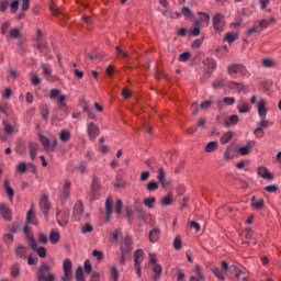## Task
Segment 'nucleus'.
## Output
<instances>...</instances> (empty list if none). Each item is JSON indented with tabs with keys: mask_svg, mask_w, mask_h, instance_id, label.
<instances>
[{
	"mask_svg": "<svg viewBox=\"0 0 281 281\" xmlns=\"http://www.w3.org/2000/svg\"><path fill=\"white\" fill-rule=\"evenodd\" d=\"M36 280L37 281H54L56 280V276L52 273V267L42 262L38 271L36 272Z\"/></svg>",
	"mask_w": 281,
	"mask_h": 281,
	"instance_id": "nucleus-1",
	"label": "nucleus"
},
{
	"mask_svg": "<svg viewBox=\"0 0 281 281\" xmlns=\"http://www.w3.org/2000/svg\"><path fill=\"white\" fill-rule=\"evenodd\" d=\"M149 265L153 271L151 280H161V273H164V268L157 262V257L155 256V254H149Z\"/></svg>",
	"mask_w": 281,
	"mask_h": 281,
	"instance_id": "nucleus-2",
	"label": "nucleus"
},
{
	"mask_svg": "<svg viewBox=\"0 0 281 281\" xmlns=\"http://www.w3.org/2000/svg\"><path fill=\"white\" fill-rule=\"evenodd\" d=\"M228 76H236V74H240L241 76H247V67L243 64H232L227 66Z\"/></svg>",
	"mask_w": 281,
	"mask_h": 281,
	"instance_id": "nucleus-3",
	"label": "nucleus"
},
{
	"mask_svg": "<svg viewBox=\"0 0 281 281\" xmlns=\"http://www.w3.org/2000/svg\"><path fill=\"white\" fill-rule=\"evenodd\" d=\"M49 98L50 100H57L60 109L67 106V103L65 102V100H67V97L65 94H60V90L58 89H52L49 91Z\"/></svg>",
	"mask_w": 281,
	"mask_h": 281,
	"instance_id": "nucleus-4",
	"label": "nucleus"
},
{
	"mask_svg": "<svg viewBox=\"0 0 281 281\" xmlns=\"http://www.w3.org/2000/svg\"><path fill=\"white\" fill-rule=\"evenodd\" d=\"M213 29L215 32H223L225 30V16L221 13H216L213 19Z\"/></svg>",
	"mask_w": 281,
	"mask_h": 281,
	"instance_id": "nucleus-5",
	"label": "nucleus"
},
{
	"mask_svg": "<svg viewBox=\"0 0 281 281\" xmlns=\"http://www.w3.org/2000/svg\"><path fill=\"white\" fill-rule=\"evenodd\" d=\"M257 175L261 177V179H266L267 181H273V173H271L269 169L265 166H260L257 168Z\"/></svg>",
	"mask_w": 281,
	"mask_h": 281,
	"instance_id": "nucleus-6",
	"label": "nucleus"
},
{
	"mask_svg": "<svg viewBox=\"0 0 281 281\" xmlns=\"http://www.w3.org/2000/svg\"><path fill=\"white\" fill-rule=\"evenodd\" d=\"M121 251L123 254H131L133 251V239L131 236H125L123 243L121 244Z\"/></svg>",
	"mask_w": 281,
	"mask_h": 281,
	"instance_id": "nucleus-7",
	"label": "nucleus"
},
{
	"mask_svg": "<svg viewBox=\"0 0 281 281\" xmlns=\"http://www.w3.org/2000/svg\"><path fill=\"white\" fill-rule=\"evenodd\" d=\"M82 214H85V205L82 202L76 203L72 213L75 221H82Z\"/></svg>",
	"mask_w": 281,
	"mask_h": 281,
	"instance_id": "nucleus-8",
	"label": "nucleus"
},
{
	"mask_svg": "<svg viewBox=\"0 0 281 281\" xmlns=\"http://www.w3.org/2000/svg\"><path fill=\"white\" fill-rule=\"evenodd\" d=\"M157 180L159 181L161 188L166 190V188H170V182L166 180V171L164 168L158 170Z\"/></svg>",
	"mask_w": 281,
	"mask_h": 281,
	"instance_id": "nucleus-9",
	"label": "nucleus"
},
{
	"mask_svg": "<svg viewBox=\"0 0 281 281\" xmlns=\"http://www.w3.org/2000/svg\"><path fill=\"white\" fill-rule=\"evenodd\" d=\"M40 207L43 211V214L47 216V213L49 212L52 204L49 203V198L47 195H43L40 201Z\"/></svg>",
	"mask_w": 281,
	"mask_h": 281,
	"instance_id": "nucleus-10",
	"label": "nucleus"
},
{
	"mask_svg": "<svg viewBox=\"0 0 281 281\" xmlns=\"http://www.w3.org/2000/svg\"><path fill=\"white\" fill-rule=\"evenodd\" d=\"M111 214H113V199L108 198L105 200V222L111 221Z\"/></svg>",
	"mask_w": 281,
	"mask_h": 281,
	"instance_id": "nucleus-11",
	"label": "nucleus"
},
{
	"mask_svg": "<svg viewBox=\"0 0 281 281\" xmlns=\"http://www.w3.org/2000/svg\"><path fill=\"white\" fill-rule=\"evenodd\" d=\"M0 216H2L4 221H12V210L5 204H0Z\"/></svg>",
	"mask_w": 281,
	"mask_h": 281,
	"instance_id": "nucleus-12",
	"label": "nucleus"
},
{
	"mask_svg": "<svg viewBox=\"0 0 281 281\" xmlns=\"http://www.w3.org/2000/svg\"><path fill=\"white\" fill-rule=\"evenodd\" d=\"M238 122H240V117H238V115L236 114H233L224 120V126H226V128H229L232 126H236Z\"/></svg>",
	"mask_w": 281,
	"mask_h": 281,
	"instance_id": "nucleus-13",
	"label": "nucleus"
},
{
	"mask_svg": "<svg viewBox=\"0 0 281 281\" xmlns=\"http://www.w3.org/2000/svg\"><path fill=\"white\" fill-rule=\"evenodd\" d=\"M87 131L90 137H98V135H100V127L93 122L88 124Z\"/></svg>",
	"mask_w": 281,
	"mask_h": 281,
	"instance_id": "nucleus-14",
	"label": "nucleus"
},
{
	"mask_svg": "<svg viewBox=\"0 0 281 281\" xmlns=\"http://www.w3.org/2000/svg\"><path fill=\"white\" fill-rule=\"evenodd\" d=\"M254 146H256V142L255 140H250L246 144V146L240 147L238 149L239 155L245 156V155H249V153H251V148H254Z\"/></svg>",
	"mask_w": 281,
	"mask_h": 281,
	"instance_id": "nucleus-15",
	"label": "nucleus"
},
{
	"mask_svg": "<svg viewBox=\"0 0 281 281\" xmlns=\"http://www.w3.org/2000/svg\"><path fill=\"white\" fill-rule=\"evenodd\" d=\"M26 221L31 225H38V220L36 218V215L34 214V206H31V209L27 211Z\"/></svg>",
	"mask_w": 281,
	"mask_h": 281,
	"instance_id": "nucleus-16",
	"label": "nucleus"
},
{
	"mask_svg": "<svg viewBox=\"0 0 281 281\" xmlns=\"http://www.w3.org/2000/svg\"><path fill=\"white\" fill-rule=\"evenodd\" d=\"M227 87L231 90L236 89L237 93L245 91V83H241V82L228 81Z\"/></svg>",
	"mask_w": 281,
	"mask_h": 281,
	"instance_id": "nucleus-17",
	"label": "nucleus"
},
{
	"mask_svg": "<svg viewBox=\"0 0 281 281\" xmlns=\"http://www.w3.org/2000/svg\"><path fill=\"white\" fill-rule=\"evenodd\" d=\"M250 203L254 210H262L265 207V199L256 200V195L250 199Z\"/></svg>",
	"mask_w": 281,
	"mask_h": 281,
	"instance_id": "nucleus-18",
	"label": "nucleus"
},
{
	"mask_svg": "<svg viewBox=\"0 0 281 281\" xmlns=\"http://www.w3.org/2000/svg\"><path fill=\"white\" fill-rule=\"evenodd\" d=\"M195 276H192L190 278V281H205V274H203V271H201V266H195Z\"/></svg>",
	"mask_w": 281,
	"mask_h": 281,
	"instance_id": "nucleus-19",
	"label": "nucleus"
},
{
	"mask_svg": "<svg viewBox=\"0 0 281 281\" xmlns=\"http://www.w3.org/2000/svg\"><path fill=\"white\" fill-rule=\"evenodd\" d=\"M258 115L265 120L267 117V102L265 100H260L258 103Z\"/></svg>",
	"mask_w": 281,
	"mask_h": 281,
	"instance_id": "nucleus-20",
	"label": "nucleus"
},
{
	"mask_svg": "<svg viewBox=\"0 0 281 281\" xmlns=\"http://www.w3.org/2000/svg\"><path fill=\"white\" fill-rule=\"evenodd\" d=\"M48 240L52 245H58V243H60V233L52 229L48 236Z\"/></svg>",
	"mask_w": 281,
	"mask_h": 281,
	"instance_id": "nucleus-21",
	"label": "nucleus"
},
{
	"mask_svg": "<svg viewBox=\"0 0 281 281\" xmlns=\"http://www.w3.org/2000/svg\"><path fill=\"white\" fill-rule=\"evenodd\" d=\"M233 139H234V132L228 131L221 136L220 142L221 144L225 145V144H229V142H232Z\"/></svg>",
	"mask_w": 281,
	"mask_h": 281,
	"instance_id": "nucleus-22",
	"label": "nucleus"
},
{
	"mask_svg": "<svg viewBox=\"0 0 281 281\" xmlns=\"http://www.w3.org/2000/svg\"><path fill=\"white\" fill-rule=\"evenodd\" d=\"M71 190V182L66 181L60 192V199H69V192Z\"/></svg>",
	"mask_w": 281,
	"mask_h": 281,
	"instance_id": "nucleus-23",
	"label": "nucleus"
},
{
	"mask_svg": "<svg viewBox=\"0 0 281 281\" xmlns=\"http://www.w3.org/2000/svg\"><path fill=\"white\" fill-rule=\"evenodd\" d=\"M271 23H276V16L273 15L270 16V20H261L257 25L262 31V30H267V27H269Z\"/></svg>",
	"mask_w": 281,
	"mask_h": 281,
	"instance_id": "nucleus-24",
	"label": "nucleus"
},
{
	"mask_svg": "<svg viewBox=\"0 0 281 281\" xmlns=\"http://www.w3.org/2000/svg\"><path fill=\"white\" fill-rule=\"evenodd\" d=\"M29 148H30V157L32 159V161H34V159H36V155L38 153V145L37 143H29Z\"/></svg>",
	"mask_w": 281,
	"mask_h": 281,
	"instance_id": "nucleus-25",
	"label": "nucleus"
},
{
	"mask_svg": "<svg viewBox=\"0 0 281 281\" xmlns=\"http://www.w3.org/2000/svg\"><path fill=\"white\" fill-rule=\"evenodd\" d=\"M161 234V229L154 228L149 232V243H157L159 240V235Z\"/></svg>",
	"mask_w": 281,
	"mask_h": 281,
	"instance_id": "nucleus-26",
	"label": "nucleus"
},
{
	"mask_svg": "<svg viewBox=\"0 0 281 281\" xmlns=\"http://www.w3.org/2000/svg\"><path fill=\"white\" fill-rule=\"evenodd\" d=\"M10 38H18L19 41H23V35L21 34V30L13 27L9 31Z\"/></svg>",
	"mask_w": 281,
	"mask_h": 281,
	"instance_id": "nucleus-27",
	"label": "nucleus"
},
{
	"mask_svg": "<svg viewBox=\"0 0 281 281\" xmlns=\"http://www.w3.org/2000/svg\"><path fill=\"white\" fill-rule=\"evenodd\" d=\"M4 190L9 196V201H12L14 199V189L10 187V182L8 180H4Z\"/></svg>",
	"mask_w": 281,
	"mask_h": 281,
	"instance_id": "nucleus-28",
	"label": "nucleus"
},
{
	"mask_svg": "<svg viewBox=\"0 0 281 281\" xmlns=\"http://www.w3.org/2000/svg\"><path fill=\"white\" fill-rule=\"evenodd\" d=\"M143 203L146 207H148L149 210H153V207H155V203H157V199L155 196L151 198H145L143 200Z\"/></svg>",
	"mask_w": 281,
	"mask_h": 281,
	"instance_id": "nucleus-29",
	"label": "nucleus"
},
{
	"mask_svg": "<svg viewBox=\"0 0 281 281\" xmlns=\"http://www.w3.org/2000/svg\"><path fill=\"white\" fill-rule=\"evenodd\" d=\"M172 199H175V195L172 192H168L167 195L161 199L160 203L161 205H172Z\"/></svg>",
	"mask_w": 281,
	"mask_h": 281,
	"instance_id": "nucleus-30",
	"label": "nucleus"
},
{
	"mask_svg": "<svg viewBox=\"0 0 281 281\" xmlns=\"http://www.w3.org/2000/svg\"><path fill=\"white\" fill-rule=\"evenodd\" d=\"M216 148H218V142L212 140L206 144L204 150H205V153H214V150H216Z\"/></svg>",
	"mask_w": 281,
	"mask_h": 281,
	"instance_id": "nucleus-31",
	"label": "nucleus"
},
{
	"mask_svg": "<svg viewBox=\"0 0 281 281\" xmlns=\"http://www.w3.org/2000/svg\"><path fill=\"white\" fill-rule=\"evenodd\" d=\"M59 139H60V142H64V143L69 142V139H71V132H69L67 130H63L59 133Z\"/></svg>",
	"mask_w": 281,
	"mask_h": 281,
	"instance_id": "nucleus-32",
	"label": "nucleus"
},
{
	"mask_svg": "<svg viewBox=\"0 0 281 281\" xmlns=\"http://www.w3.org/2000/svg\"><path fill=\"white\" fill-rule=\"evenodd\" d=\"M183 247V241L181 239V235H177L176 238L173 239V249L179 251Z\"/></svg>",
	"mask_w": 281,
	"mask_h": 281,
	"instance_id": "nucleus-33",
	"label": "nucleus"
},
{
	"mask_svg": "<svg viewBox=\"0 0 281 281\" xmlns=\"http://www.w3.org/2000/svg\"><path fill=\"white\" fill-rule=\"evenodd\" d=\"M72 267H74V266H72L70 259H65V260H64V265H63L64 273H74V272L71 271Z\"/></svg>",
	"mask_w": 281,
	"mask_h": 281,
	"instance_id": "nucleus-34",
	"label": "nucleus"
},
{
	"mask_svg": "<svg viewBox=\"0 0 281 281\" xmlns=\"http://www.w3.org/2000/svg\"><path fill=\"white\" fill-rule=\"evenodd\" d=\"M101 188L102 186L100 184V179H98L97 176H93L90 190H97L98 192H100Z\"/></svg>",
	"mask_w": 281,
	"mask_h": 281,
	"instance_id": "nucleus-35",
	"label": "nucleus"
},
{
	"mask_svg": "<svg viewBox=\"0 0 281 281\" xmlns=\"http://www.w3.org/2000/svg\"><path fill=\"white\" fill-rule=\"evenodd\" d=\"M262 32L258 24L252 25L246 31L247 36H251L252 34H260Z\"/></svg>",
	"mask_w": 281,
	"mask_h": 281,
	"instance_id": "nucleus-36",
	"label": "nucleus"
},
{
	"mask_svg": "<svg viewBox=\"0 0 281 281\" xmlns=\"http://www.w3.org/2000/svg\"><path fill=\"white\" fill-rule=\"evenodd\" d=\"M181 14H183L186 19H194V13L190 10V7H183L181 9Z\"/></svg>",
	"mask_w": 281,
	"mask_h": 281,
	"instance_id": "nucleus-37",
	"label": "nucleus"
},
{
	"mask_svg": "<svg viewBox=\"0 0 281 281\" xmlns=\"http://www.w3.org/2000/svg\"><path fill=\"white\" fill-rule=\"evenodd\" d=\"M21 273V266L19 263H14L11 268L12 278H19Z\"/></svg>",
	"mask_w": 281,
	"mask_h": 281,
	"instance_id": "nucleus-38",
	"label": "nucleus"
},
{
	"mask_svg": "<svg viewBox=\"0 0 281 281\" xmlns=\"http://www.w3.org/2000/svg\"><path fill=\"white\" fill-rule=\"evenodd\" d=\"M15 256H18V258H26V256H25V246L19 245L15 248Z\"/></svg>",
	"mask_w": 281,
	"mask_h": 281,
	"instance_id": "nucleus-39",
	"label": "nucleus"
},
{
	"mask_svg": "<svg viewBox=\"0 0 281 281\" xmlns=\"http://www.w3.org/2000/svg\"><path fill=\"white\" fill-rule=\"evenodd\" d=\"M75 278L77 281H85V272L82 271V267H78L75 271Z\"/></svg>",
	"mask_w": 281,
	"mask_h": 281,
	"instance_id": "nucleus-40",
	"label": "nucleus"
},
{
	"mask_svg": "<svg viewBox=\"0 0 281 281\" xmlns=\"http://www.w3.org/2000/svg\"><path fill=\"white\" fill-rule=\"evenodd\" d=\"M40 142L45 150H49V138L44 135H40Z\"/></svg>",
	"mask_w": 281,
	"mask_h": 281,
	"instance_id": "nucleus-41",
	"label": "nucleus"
},
{
	"mask_svg": "<svg viewBox=\"0 0 281 281\" xmlns=\"http://www.w3.org/2000/svg\"><path fill=\"white\" fill-rule=\"evenodd\" d=\"M88 196L90 199L91 202L93 201H98V199H100V191L90 189Z\"/></svg>",
	"mask_w": 281,
	"mask_h": 281,
	"instance_id": "nucleus-42",
	"label": "nucleus"
},
{
	"mask_svg": "<svg viewBox=\"0 0 281 281\" xmlns=\"http://www.w3.org/2000/svg\"><path fill=\"white\" fill-rule=\"evenodd\" d=\"M261 65H262V67H266L267 69H271V67H273L276 65V61H273V59H271V58H263L261 60Z\"/></svg>",
	"mask_w": 281,
	"mask_h": 281,
	"instance_id": "nucleus-43",
	"label": "nucleus"
},
{
	"mask_svg": "<svg viewBox=\"0 0 281 281\" xmlns=\"http://www.w3.org/2000/svg\"><path fill=\"white\" fill-rule=\"evenodd\" d=\"M110 271H111V278H112L113 281L120 280V271H117V267L112 266L110 268Z\"/></svg>",
	"mask_w": 281,
	"mask_h": 281,
	"instance_id": "nucleus-44",
	"label": "nucleus"
},
{
	"mask_svg": "<svg viewBox=\"0 0 281 281\" xmlns=\"http://www.w3.org/2000/svg\"><path fill=\"white\" fill-rule=\"evenodd\" d=\"M35 47H36V49H38V52H41V54H43L44 49H45V52H47V49H48L47 43H45L43 41H37Z\"/></svg>",
	"mask_w": 281,
	"mask_h": 281,
	"instance_id": "nucleus-45",
	"label": "nucleus"
},
{
	"mask_svg": "<svg viewBox=\"0 0 281 281\" xmlns=\"http://www.w3.org/2000/svg\"><path fill=\"white\" fill-rule=\"evenodd\" d=\"M148 192H155V190H159V183L156 181H150L146 186Z\"/></svg>",
	"mask_w": 281,
	"mask_h": 281,
	"instance_id": "nucleus-46",
	"label": "nucleus"
},
{
	"mask_svg": "<svg viewBox=\"0 0 281 281\" xmlns=\"http://www.w3.org/2000/svg\"><path fill=\"white\" fill-rule=\"evenodd\" d=\"M239 113H249L251 111V105L249 103H244L237 106Z\"/></svg>",
	"mask_w": 281,
	"mask_h": 281,
	"instance_id": "nucleus-47",
	"label": "nucleus"
},
{
	"mask_svg": "<svg viewBox=\"0 0 281 281\" xmlns=\"http://www.w3.org/2000/svg\"><path fill=\"white\" fill-rule=\"evenodd\" d=\"M27 164H25V162H20V164H18V166H16V170H18V172H20V175H25V172H27Z\"/></svg>",
	"mask_w": 281,
	"mask_h": 281,
	"instance_id": "nucleus-48",
	"label": "nucleus"
},
{
	"mask_svg": "<svg viewBox=\"0 0 281 281\" xmlns=\"http://www.w3.org/2000/svg\"><path fill=\"white\" fill-rule=\"evenodd\" d=\"M116 50V56H119L120 58H131V56L128 55V53L124 52L123 49H121L120 46L115 47Z\"/></svg>",
	"mask_w": 281,
	"mask_h": 281,
	"instance_id": "nucleus-49",
	"label": "nucleus"
},
{
	"mask_svg": "<svg viewBox=\"0 0 281 281\" xmlns=\"http://www.w3.org/2000/svg\"><path fill=\"white\" fill-rule=\"evenodd\" d=\"M238 38V34H233V33H226L224 41H227V43H234Z\"/></svg>",
	"mask_w": 281,
	"mask_h": 281,
	"instance_id": "nucleus-50",
	"label": "nucleus"
},
{
	"mask_svg": "<svg viewBox=\"0 0 281 281\" xmlns=\"http://www.w3.org/2000/svg\"><path fill=\"white\" fill-rule=\"evenodd\" d=\"M35 251L40 258H47V249L45 247L41 246Z\"/></svg>",
	"mask_w": 281,
	"mask_h": 281,
	"instance_id": "nucleus-51",
	"label": "nucleus"
},
{
	"mask_svg": "<svg viewBox=\"0 0 281 281\" xmlns=\"http://www.w3.org/2000/svg\"><path fill=\"white\" fill-rule=\"evenodd\" d=\"M190 56H191V54L188 53V52L182 53V54L179 55L178 60H179L180 63H188V61L190 60Z\"/></svg>",
	"mask_w": 281,
	"mask_h": 281,
	"instance_id": "nucleus-52",
	"label": "nucleus"
},
{
	"mask_svg": "<svg viewBox=\"0 0 281 281\" xmlns=\"http://www.w3.org/2000/svg\"><path fill=\"white\" fill-rule=\"evenodd\" d=\"M212 271L214 272V276H216V278H218V280H225V276H223V272L221 271V269H218L217 267H213Z\"/></svg>",
	"mask_w": 281,
	"mask_h": 281,
	"instance_id": "nucleus-53",
	"label": "nucleus"
},
{
	"mask_svg": "<svg viewBox=\"0 0 281 281\" xmlns=\"http://www.w3.org/2000/svg\"><path fill=\"white\" fill-rule=\"evenodd\" d=\"M134 212H138L140 210H144V205H142V200L136 199L133 203Z\"/></svg>",
	"mask_w": 281,
	"mask_h": 281,
	"instance_id": "nucleus-54",
	"label": "nucleus"
},
{
	"mask_svg": "<svg viewBox=\"0 0 281 281\" xmlns=\"http://www.w3.org/2000/svg\"><path fill=\"white\" fill-rule=\"evenodd\" d=\"M29 246L31 247V249H33V251H36L38 249V245L36 244V239L34 238V236L29 237Z\"/></svg>",
	"mask_w": 281,
	"mask_h": 281,
	"instance_id": "nucleus-55",
	"label": "nucleus"
},
{
	"mask_svg": "<svg viewBox=\"0 0 281 281\" xmlns=\"http://www.w3.org/2000/svg\"><path fill=\"white\" fill-rule=\"evenodd\" d=\"M204 65H207L209 69H214L216 67V60L213 58H206Z\"/></svg>",
	"mask_w": 281,
	"mask_h": 281,
	"instance_id": "nucleus-56",
	"label": "nucleus"
},
{
	"mask_svg": "<svg viewBox=\"0 0 281 281\" xmlns=\"http://www.w3.org/2000/svg\"><path fill=\"white\" fill-rule=\"evenodd\" d=\"M254 135H256L259 139H262V137H265V130L262 127H257L254 131Z\"/></svg>",
	"mask_w": 281,
	"mask_h": 281,
	"instance_id": "nucleus-57",
	"label": "nucleus"
},
{
	"mask_svg": "<svg viewBox=\"0 0 281 281\" xmlns=\"http://www.w3.org/2000/svg\"><path fill=\"white\" fill-rule=\"evenodd\" d=\"M122 207H124V203L119 199L115 204V213L122 214Z\"/></svg>",
	"mask_w": 281,
	"mask_h": 281,
	"instance_id": "nucleus-58",
	"label": "nucleus"
},
{
	"mask_svg": "<svg viewBox=\"0 0 281 281\" xmlns=\"http://www.w3.org/2000/svg\"><path fill=\"white\" fill-rule=\"evenodd\" d=\"M38 241L42 243V245H47V243H49V239L47 238V235H45L44 233H40Z\"/></svg>",
	"mask_w": 281,
	"mask_h": 281,
	"instance_id": "nucleus-59",
	"label": "nucleus"
},
{
	"mask_svg": "<svg viewBox=\"0 0 281 281\" xmlns=\"http://www.w3.org/2000/svg\"><path fill=\"white\" fill-rule=\"evenodd\" d=\"M11 13L15 14L19 11V0H14L11 2Z\"/></svg>",
	"mask_w": 281,
	"mask_h": 281,
	"instance_id": "nucleus-60",
	"label": "nucleus"
},
{
	"mask_svg": "<svg viewBox=\"0 0 281 281\" xmlns=\"http://www.w3.org/2000/svg\"><path fill=\"white\" fill-rule=\"evenodd\" d=\"M41 115H42L43 120H45V122H47V120H49V108L42 109Z\"/></svg>",
	"mask_w": 281,
	"mask_h": 281,
	"instance_id": "nucleus-61",
	"label": "nucleus"
},
{
	"mask_svg": "<svg viewBox=\"0 0 281 281\" xmlns=\"http://www.w3.org/2000/svg\"><path fill=\"white\" fill-rule=\"evenodd\" d=\"M135 213L138 221H146V212H144V209H142L140 211H135Z\"/></svg>",
	"mask_w": 281,
	"mask_h": 281,
	"instance_id": "nucleus-62",
	"label": "nucleus"
},
{
	"mask_svg": "<svg viewBox=\"0 0 281 281\" xmlns=\"http://www.w3.org/2000/svg\"><path fill=\"white\" fill-rule=\"evenodd\" d=\"M49 10L54 13V14H60V9H58V7L56 5V3L50 2L49 3Z\"/></svg>",
	"mask_w": 281,
	"mask_h": 281,
	"instance_id": "nucleus-63",
	"label": "nucleus"
},
{
	"mask_svg": "<svg viewBox=\"0 0 281 281\" xmlns=\"http://www.w3.org/2000/svg\"><path fill=\"white\" fill-rule=\"evenodd\" d=\"M210 106H212V101H210V100H205V101H203V102L200 104V109H202V110L210 109Z\"/></svg>",
	"mask_w": 281,
	"mask_h": 281,
	"instance_id": "nucleus-64",
	"label": "nucleus"
}]
</instances>
